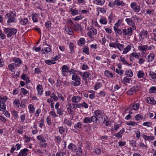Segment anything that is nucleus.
Segmentation results:
<instances>
[{
    "label": "nucleus",
    "instance_id": "obj_1",
    "mask_svg": "<svg viewBox=\"0 0 156 156\" xmlns=\"http://www.w3.org/2000/svg\"><path fill=\"white\" fill-rule=\"evenodd\" d=\"M4 31L5 34H7L8 37H10L12 35L16 34L17 30L16 29L11 28H6L4 29Z\"/></svg>",
    "mask_w": 156,
    "mask_h": 156
},
{
    "label": "nucleus",
    "instance_id": "obj_2",
    "mask_svg": "<svg viewBox=\"0 0 156 156\" xmlns=\"http://www.w3.org/2000/svg\"><path fill=\"white\" fill-rule=\"evenodd\" d=\"M72 79L75 82H73V84L74 86H78L80 83L81 80L80 77L76 73H74L72 76Z\"/></svg>",
    "mask_w": 156,
    "mask_h": 156
},
{
    "label": "nucleus",
    "instance_id": "obj_3",
    "mask_svg": "<svg viewBox=\"0 0 156 156\" xmlns=\"http://www.w3.org/2000/svg\"><path fill=\"white\" fill-rule=\"evenodd\" d=\"M88 31L87 35L92 39L94 38L93 35H96L97 33V30L94 27L88 28Z\"/></svg>",
    "mask_w": 156,
    "mask_h": 156
},
{
    "label": "nucleus",
    "instance_id": "obj_4",
    "mask_svg": "<svg viewBox=\"0 0 156 156\" xmlns=\"http://www.w3.org/2000/svg\"><path fill=\"white\" fill-rule=\"evenodd\" d=\"M133 28L129 27L127 29H122L123 35L124 36H131L133 34Z\"/></svg>",
    "mask_w": 156,
    "mask_h": 156
},
{
    "label": "nucleus",
    "instance_id": "obj_5",
    "mask_svg": "<svg viewBox=\"0 0 156 156\" xmlns=\"http://www.w3.org/2000/svg\"><path fill=\"white\" fill-rule=\"evenodd\" d=\"M148 35V32L147 31L142 30L139 34V39L140 41H143L145 38H147Z\"/></svg>",
    "mask_w": 156,
    "mask_h": 156
},
{
    "label": "nucleus",
    "instance_id": "obj_6",
    "mask_svg": "<svg viewBox=\"0 0 156 156\" xmlns=\"http://www.w3.org/2000/svg\"><path fill=\"white\" fill-rule=\"evenodd\" d=\"M140 87L138 85L134 86L128 91L127 93L129 95H132L138 91Z\"/></svg>",
    "mask_w": 156,
    "mask_h": 156
},
{
    "label": "nucleus",
    "instance_id": "obj_7",
    "mask_svg": "<svg viewBox=\"0 0 156 156\" xmlns=\"http://www.w3.org/2000/svg\"><path fill=\"white\" fill-rule=\"evenodd\" d=\"M125 20L128 25L132 27H131L133 28V30H136L135 22L132 18H126Z\"/></svg>",
    "mask_w": 156,
    "mask_h": 156
},
{
    "label": "nucleus",
    "instance_id": "obj_8",
    "mask_svg": "<svg viewBox=\"0 0 156 156\" xmlns=\"http://www.w3.org/2000/svg\"><path fill=\"white\" fill-rule=\"evenodd\" d=\"M130 7L135 12H138L140 10V6L137 5L135 2H132L130 4Z\"/></svg>",
    "mask_w": 156,
    "mask_h": 156
},
{
    "label": "nucleus",
    "instance_id": "obj_9",
    "mask_svg": "<svg viewBox=\"0 0 156 156\" xmlns=\"http://www.w3.org/2000/svg\"><path fill=\"white\" fill-rule=\"evenodd\" d=\"M146 101L148 104L152 105H155L156 104V101L152 97L147 98L145 99Z\"/></svg>",
    "mask_w": 156,
    "mask_h": 156
},
{
    "label": "nucleus",
    "instance_id": "obj_10",
    "mask_svg": "<svg viewBox=\"0 0 156 156\" xmlns=\"http://www.w3.org/2000/svg\"><path fill=\"white\" fill-rule=\"evenodd\" d=\"M29 151V150L27 148H24L21 150L18 156H26L27 154V152Z\"/></svg>",
    "mask_w": 156,
    "mask_h": 156
},
{
    "label": "nucleus",
    "instance_id": "obj_11",
    "mask_svg": "<svg viewBox=\"0 0 156 156\" xmlns=\"http://www.w3.org/2000/svg\"><path fill=\"white\" fill-rule=\"evenodd\" d=\"M95 115L97 118H102L104 115L102 111L99 110L95 111L94 112Z\"/></svg>",
    "mask_w": 156,
    "mask_h": 156
},
{
    "label": "nucleus",
    "instance_id": "obj_12",
    "mask_svg": "<svg viewBox=\"0 0 156 156\" xmlns=\"http://www.w3.org/2000/svg\"><path fill=\"white\" fill-rule=\"evenodd\" d=\"M81 97L80 96H73L71 100L73 102L78 103L81 100Z\"/></svg>",
    "mask_w": 156,
    "mask_h": 156
},
{
    "label": "nucleus",
    "instance_id": "obj_13",
    "mask_svg": "<svg viewBox=\"0 0 156 156\" xmlns=\"http://www.w3.org/2000/svg\"><path fill=\"white\" fill-rule=\"evenodd\" d=\"M37 94L41 96L43 93V87L42 86L38 84L37 86Z\"/></svg>",
    "mask_w": 156,
    "mask_h": 156
},
{
    "label": "nucleus",
    "instance_id": "obj_14",
    "mask_svg": "<svg viewBox=\"0 0 156 156\" xmlns=\"http://www.w3.org/2000/svg\"><path fill=\"white\" fill-rule=\"evenodd\" d=\"M13 61L17 65V66H19L22 63V61L19 58L17 57H14L12 59Z\"/></svg>",
    "mask_w": 156,
    "mask_h": 156
},
{
    "label": "nucleus",
    "instance_id": "obj_15",
    "mask_svg": "<svg viewBox=\"0 0 156 156\" xmlns=\"http://www.w3.org/2000/svg\"><path fill=\"white\" fill-rule=\"evenodd\" d=\"M91 122H93L96 123L97 124H99L100 123L99 120L95 115H93L90 117Z\"/></svg>",
    "mask_w": 156,
    "mask_h": 156
},
{
    "label": "nucleus",
    "instance_id": "obj_16",
    "mask_svg": "<svg viewBox=\"0 0 156 156\" xmlns=\"http://www.w3.org/2000/svg\"><path fill=\"white\" fill-rule=\"evenodd\" d=\"M69 68L66 65H63L62 67V74L64 76H66V75L64 73L65 72H66L68 71L69 70Z\"/></svg>",
    "mask_w": 156,
    "mask_h": 156
},
{
    "label": "nucleus",
    "instance_id": "obj_17",
    "mask_svg": "<svg viewBox=\"0 0 156 156\" xmlns=\"http://www.w3.org/2000/svg\"><path fill=\"white\" fill-rule=\"evenodd\" d=\"M124 129L123 128H122V129L120 130L119 132L117 133L116 134H115L114 136H115L118 139H119V138L122 137V134L124 132Z\"/></svg>",
    "mask_w": 156,
    "mask_h": 156
},
{
    "label": "nucleus",
    "instance_id": "obj_18",
    "mask_svg": "<svg viewBox=\"0 0 156 156\" xmlns=\"http://www.w3.org/2000/svg\"><path fill=\"white\" fill-rule=\"evenodd\" d=\"M16 16V15L15 13L12 11H10L9 13H6L5 17L6 19H8L12 17H15Z\"/></svg>",
    "mask_w": 156,
    "mask_h": 156
},
{
    "label": "nucleus",
    "instance_id": "obj_19",
    "mask_svg": "<svg viewBox=\"0 0 156 156\" xmlns=\"http://www.w3.org/2000/svg\"><path fill=\"white\" fill-rule=\"evenodd\" d=\"M65 30L66 32L69 35H72L73 34V32L72 29L69 27L67 26L65 27Z\"/></svg>",
    "mask_w": 156,
    "mask_h": 156
},
{
    "label": "nucleus",
    "instance_id": "obj_20",
    "mask_svg": "<svg viewBox=\"0 0 156 156\" xmlns=\"http://www.w3.org/2000/svg\"><path fill=\"white\" fill-rule=\"evenodd\" d=\"M68 148L71 150L73 152H75L77 150L76 146L72 143H70L68 146Z\"/></svg>",
    "mask_w": 156,
    "mask_h": 156
},
{
    "label": "nucleus",
    "instance_id": "obj_21",
    "mask_svg": "<svg viewBox=\"0 0 156 156\" xmlns=\"http://www.w3.org/2000/svg\"><path fill=\"white\" fill-rule=\"evenodd\" d=\"M73 28L76 31H78L80 30L81 29V27L80 25L76 23L74 25Z\"/></svg>",
    "mask_w": 156,
    "mask_h": 156
},
{
    "label": "nucleus",
    "instance_id": "obj_22",
    "mask_svg": "<svg viewBox=\"0 0 156 156\" xmlns=\"http://www.w3.org/2000/svg\"><path fill=\"white\" fill-rule=\"evenodd\" d=\"M17 65L15 63H13L12 64H9L8 67V68L12 72H13V70L15 69V67H16Z\"/></svg>",
    "mask_w": 156,
    "mask_h": 156
},
{
    "label": "nucleus",
    "instance_id": "obj_23",
    "mask_svg": "<svg viewBox=\"0 0 156 156\" xmlns=\"http://www.w3.org/2000/svg\"><path fill=\"white\" fill-rule=\"evenodd\" d=\"M28 107L29 109V112L30 113H33L35 112V108L32 105H29Z\"/></svg>",
    "mask_w": 156,
    "mask_h": 156
},
{
    "label": "nucleus",
    "instance_id": "obj_24",
    "mask_svg": "<svg viewBox=\"0 0 156 156\" xmlns=\"http://www.w3.org/2000/svg\"><path fill=\"white\" fill-rule=\"evenodd\" d=\"M105 75L108 77L112 78L113 76V74L112 73L108 70H105L104 73Z\"/></svg>",
    "mask_w": 156,
    "mask_h": 156
},
{
    "label": "nucleus",
    "instance_id": "obj_25",
    "mask_svg": "<svg viewBox=\"0 0 156 156\" xmlns=\"http://www.w3.org/2000/svg\"><path fill=\"white\" fill-rule=\"evenodd\" d=\"M37 139L42 143H45L46 142V140L44 139V136L42 135H40L37 136Z\"/></svg>",
    "mask_w": 156,
    "mask_h": 156
},
{
    "label": "nucleus",
    "instance_id": "obj_26",
    "mask_svg": "<svg viewBox=\"0 0 156 156\" xmlns=\"http://www.w3.org/2000/svg\"><path fill=\"white\" fill-rule=\"evenodd\" d=\"M94 2L96 4L102 5L105 2V0H94Z\"/></svg>",
    "mask_w": 156,
    "mask_h": 156
},
{
    "label": "nucleus",
    "instance_id": "obj_27",
    "mask_svg": "<svg viewBox=\"0 0 156 156\" xmlns=\"http://www.w3.org/2000/svg\"><path fill=\"white\" fill-rule=\"evenodd\" d=\"M154 55L153 53H150L147 56L148 61L149 62L152 61L154 58Z\"/></svg>",
    "mask_w": 156,
    "mask_h": 156
},
{
    "label": "nucleus",
    "instance_id": "obj_28",
    "mask_svg": "<svg viewBox=\"0 0 156 156\" xmlns=\"http://www.w3.org/2000/svg\"><path fill=\"white\" fill-rule=\"evenodd\" d=\"M78 44L79 45L82 46L85 43V40L84 38H80L77 42Z\"/></svg>",
    "mask_w": 156,
    "mask_h": 156
},
{
    "label": "nucleus",
    "instance_id": "obj_29",
    "mask_svg": "<svg viewBox=\"0 0 156 156\" xmlns=\"http://www.w3.org/2000/svg\"><path fill=\"white\" fill-rule=\"evenodd\" d=\"M140 105L138 103H136L135 105H131L129 108V109H130V110H131L132 109V108H133V109L134 110H136L138 109Z\"/></svg>",
    "mask_w": 156,
    "mask_h": 156
},
{
    "label": "nucleus",
    "instance_id": "obj_30",
    "mask_svg": "<svg viewBox=\"0 0 156 156\" xmlns=\"http://www.w3.org/2000/svg\"><path fill=\"white\" fill-rule=\"evenodd\" d=\"M124 47V45L120 44L118 42L116 44V48L120 51H121L123 50Z\"/></svg>",
    "mask_w": 156,
    "mask_h": 156
},
{
    "label": "nucleus",
    "instance_id": "obj_31",
    "mask_svg": "<svg viewBox=\"0 0 156 156\" xmlns=\"http://www.w3.org/2000/svg\"><path fill=\"white\" fill-rule=\"evenodd\" d=\"M6 105L5 103L0 101V111H3L5 109Z\"/></svg>",
    "mask_w": 156,
    "mask_h": 156
},
{
    "label": "nucleus",
    "instance_id": "obj_32",
    "mask_svg": "<svg viewBox=\"0 0 156 156\" xmlns=\"http://www.w3.org/2000/svg\"><path fill=\"white\" fill-rule=\"evenodd\" d=\"M114 29L115 31L119 34L120 35H122V34H123V33H122V30H121V29L118 28L115 26L114 27Z\"/></svg>",
    "mask_w": 156,
    "mask_h": 156
},
{
    "label": "nucleus",
    "instance_id": "obj_33",
    "mask_svg": "<svg viewBox=\"0 0 156 156\" xmlns=\"http://www.w3.org/2000/svg\"><path fill=\"white\" fill-rule=\"evenodd\" d=\"M7 22L8 24L10 23H15L16 22V19L15 18V17H12L8 18Z\"/></svg>",
    "mask_w": 156,
    "mask_h": 156
},
{
    "label": "nucleus",
    "instance_id": "obj_34",
    "mask_svg": "<svg viewBox=\"0 0 156 156\" xmlns=\"http://www.w3.org/2000/svg\"><path fill=\"white\" fill-rule=\"evenodd\" d=\"M131 49V47L129 45H127L124 50L123 52V54H126Z\"/></svg>",
    "mask_w": 156,
    "mask_h": 156
},
{
    "label": "nucleus",
    "instance_id": "obj_35",
    "mask_svg": "<svg viewBox=\"0 0 156 156\" xmlns=\"http://www.w3.org/2000/svg\"><path fill=\"white\" fill-rule=\"evenodd\" d=\"M13 104L14 106L18 108L20 104V101L18 99H15L13 102Z\"/></svg>",
    "mask_w": 156,
    "mask_h": 156
},
{
    "label": "nucleus",
    "instance_id": "obj_36",
    "mask_svg": "<svg viewBox=\"0 0 156 156\" xmlns=\"http://www.w3.org/2000/svg\"><path fill=\"white\" fill-rule=\"evenodd\" d=\"M147 45L139 46L138 47L139 49L142 51H146L147 49Z\"/></svg>",
    "mask_w": 156,
    "mask_h": 156
},
{
    "label": "nucleus",
    "instance_id": "obj_37",
    "mask_svg": "<svg viewBox=\"0 0 156 156\" xmlns=\"http://www.w3.org/2000/svg\"><path fill=\"white\" fill-rule=\"evenodd\" d=\"M69 47L70 48V53L72 54L74 52V45L71 42L69 43Z\"/></svg>",
    "mask_w": 156,
    "mask_h": 156
},
{
    "label": "nucleus",
    "instance_id": "obj_38",
    "mask_svg": "<svg viewBox=\"0 0 156 156\" xmlns=\"http://www.w3.org/2000/svg\"><path fill=\"white\" fill-rule=\"evenodd\" d=\"M28 22V19L27 18H24L23 19H21L20 21V23L21 24L25 25Z\"/></svg>",
    "mask_w": 156,
    "mask_h": 156
},
{
    "label": "nucleus",
    "instance_id": "obj_39",
    "mask_svg": "<svg viewBox=\"0 0 156 156\" xmlns=\"http://www.w3.org/2000/svg\"><path fill=\"white\" fill-rule=\"evenodd\" d=\"M137 76L138 78H143L144 76V73L141 71H139Z\"/></svg>",
    "mask_w": 156,
    "mask_h": 156
},
{
    "label": "nucleus",
    "instance_id": "obj_40",
    "mask_svg": "<svg viewBox=\"0 0 156 156\" xmlns=\"http://www.w3.org/2000/svg\"><path fill=\"white\" fill-rule=\"evenodd\" d=\"M125 73L126 75L130 77L132 76L133 75L132 72L130 70H126L125 72Z\"/></svg>",
    "mask_w": 156,
    "mask_h": 156
},
{
    "label": "nucleus",
    "instance_id": "obj_41",
    "mask_svg": "<svg viewBox=\"0 0 156 156\" xmlns=\"http://www.w3.org/2000/svg\"><path fill=\"white\" fill-rule=\"evenodd\" d=\"M83 122L88 123L91 122L90 118L89 117H86L83 119Z\"/></svg>",
    "mask_w": 156,
    "mask_h": 156
},
{
    "label": "nucleus",
    "instance_id": "obj_42",
    "mask_svg": "<svg viewBox=\"0 0 156 156\" xmlns=\"http://www.w3.org/2000/svg\"><path fill=\"white\" fill-rule=\"evenodd\" d=\"M21 78L25 80L27 82V81L30 82V80H29L28 77L26 76V75L23 74L21 76Z\"/></svg>",
    "mask_w": 156,
    "mask_h": 156
},
{
    "label": "nucleus",
    "instance_id": "obj_43",
    "mask_svg": "<svg viewBox=\"0 0 156 156\" xmlns=\"http://www.w3.org/2000/svg\"><path fill=\"white\" fill-rule=\"evenodd\" d=\"M100 22L101 24H105L107 23L106 20L104 18L102 17L100 19Z\"/></svg>",
    "mask_w": 156,
    "mask_h": 156
},
{
    "label": "nucleus",
    "instance_id": "obj_44",
    "mask_svg": "<svg viewBox=\"0 0 156 156\" xmlns=\"http://www.w3.org/2000/svg\"><path fill=\"white\" fill-rule=\"evenodd\" d=\"M70 12H72V14L73 15H75L78 14V11L76 9H71L70 10Z\"/></svg>",
    "mask_w": 156,
    "mask_h": 156
},
{
    "label": "nucleus",
    "instance_id": "obj_45",
    "mask_svg": "<svg viewBox=\"0 0 156 156\" xmlns=\"http://www.w3.org/2000/svg\"><path fill=\"white\" fill-rule=\"evenodd\" d=\"M130 80L131 78H129L127 76L125 77L123 79V82L125 83H129Z\"/></svg>",
    "mask_w": 156,
    "mask_h": 156
},
{
    "label": "nucleus",
    "instance_id": "obj_46",
    "mask_svg": "<svg viewBox=\"0 0 156 156\" xmlns=\"http://www.w3.org/2000/svg\"><path fill=\"white\" fill-rule=\"evenodd\" d=\"M126 124L128 126H136L137 124V123L134 122H130L127 123Z\"/></svg>",
    "mask_w": 156,
    "mask_h": 156
},
{
    "label": "nucleus",
    "instance_id": "obj_47",
    "mask_svg": "<svg viewBox=\"0 0 156 156\" xmlns=\"http://www.w3.org/2000/svg\"><path fill=\"white\" fill-rule=\"evenodd\" d=\"M118 42V40H116L115 43H110L109 44V47L110 48L112 47L114 48H115L116 47V44Z\"/></svg>",
    "mask_w": 156,
    "mask_h": 156
},
{
    "label": "nucleus",
    "instance_id": "obj_48",
    "mask_svg": "<svg viewBox=\"0 0 156 156\" xmlns=\"http://www.w3.org/2000/svg\"><path fill=\"white\" fill-rule=\"evenodd\" d=\"M45 62L46 63L49 65H51V64H54L55 63V62H54V61L49 60H45Z\"/></svg>",
    "mask_w": 156,
    "mask_h": 156
},
{
    "label": "nucleus",
    "instance_id": "obj_49",
    "mask_svg": "<svg viewBox=\"0 0 156 156\" xmlns=\"http://www.w3.org/2000/svg\"><path fill=\"white\" fill-rule=\"evenodd\" d=\"M82 149L81 147H79L76 151V154L79 156L81 155L82 154Z\"/></svg>",
    "mask_w": 156,
    "mask_h": 156
},
{
    "label": "nucleus",
    "instance_id": "obj_50",
    "mask_svg": "<svg viewBox=\"0 0 156 156\" xmlns=\"http://www.w3.org/2000/svg\"><path fill=\"white\" fill-rule=\"evenodd\" d=\"M131 55L133 57H134L136 58H139L140 56V53L133 52L131 53Z\"/></svg>",
    "mask_w": 156,
    "mask_h": 156
},
{
    "label": "nucleus",
    "instance_id": "obj_51",
    "mask_svg": "<svg viewBox=\"0 0 156 156\" xmlns=\"http://www.w3.org/2000/svg\"><path fill=\"white\" fill-rule=\"evenodd\" d=\"M102 84L101 83L98 82L96 84L95 86L94 87V89L95 90H97L99 88L101 87Z\"/></svg>",
    "mask_w": 156,
    "mask_h": 156
},
{
    "label": "nucleus",
    "instance_id": "obj_52",
    "mask_svg": "<svg viewBox=\"0 0 156 156\" xmlns=\"http://www.w3.org/2000/svg\"><path fill=\"white\" fill-rule=\"evenodd\" d=\"M64 123L67 124V125L69 126H71L72 125L71 121L70 120H69L66 119H65L64 121Z\"/></svg>",
    "mask_w": 156,
    "mask_h": 156
},
{
    "label": "nucleus",
    "instance_id": "obj_53",
    "mask_svg": "<svg viewBox=\"0 0 156 156\" xmlns=\"http://www.w3.org/2000/svg\"><path fill=\"white\" fill-rule=\"evenodd\" d=\"M151 125L152 123L149 122H145L143 124V126H147L148 127H151Z\"/></svg>",
    "mask_w": 156,
    "mask_h": 156
},
{
    "label": "nucleus",
    "instance_id": "obj_54",
    "mask_svg": "<svg viewBox=\"0 0 156 156\" xmlns=\"http://www.w3.org/2000/svg\"><path fill=\"white\" fill-rule=\"evenodd\" d=\"M45 25L46 27L48 30H50V29L51 28V23L50 21H48L45 23Z\"/></svg>",
    "mask_w": 156,
    "mask_h": 156
},
{
    "label": "nucleus",
    "instance_id": "obj_55",
    "mask_svg": "<svg viewBox=\"0 0 156 156\" xmlns=\"http://www.w3.org/2000/svg\"><path fill=\"white\" fill-rule=\"evenodd\" d=\"M120 61L124 63L125 64H127L129 66H130L131 64H129L126 60H125V59L121 57H120Z\"/></svg>",
    "mask_w": 156,
    "mask_h": 156
},
{
    "label": "nucleus",
    "instance_id": "obj_56",
    "mask_svg": "<svg viewBox=\"0 0 156 156\" xmlns=\"http://www.w3.org/2000/svg\"><path fill=\"white\" fill-rule=\"evenodd\" d=\"M20 121L22 122H23L26 119L25 116L24 114H22L20 116Z\"/></svg>",
    "mask_w": 156,
    "mask_h": 156
},
{
    "label": "nucleus",
    "instance_id": "obj_57",
    "mask_svg": "<svg viewBox=\"0 0 156 156\" xmlns=\"http://www.w3.org/2000/svg\"><path fill=\"white\" fill-rule=\"evenodd\" d=\"M55 139L56 142L58 143H60L61 141V138L59 136H55Z\"/></svg>",
    "mask_w": 156,
    "mask_h": 156
},
{
    "label": "nucleus",
    "instance_id": "obj_58",
    "mask_svg": "<svg viewBox=\"0 0 156 156\" xmlns=\"http://www.w3.org/2000/svg\"><path fill=\"white\" fill-rule=\"evenodd\" d=\"M12 113L14 116L15 119H18V114L17 112L14 110L12 111Z\"/></svg>",
    "mask_w": 156,
    "mask_h": 156
},
{
    "label": "nucleus",
    "instance_id": "obj_59",
    "mask_svg": "<svg viewBox=\"0 0 156 156\" xmlns=\"http://www.w3.org/2000/svg\"><path fill=\"white\" fill-rule=\"evenodd\" d=\"M83 52L87 55H89V52L88 48L86 46L83 48Z\"/></svg>",
    "mask_w": 156,
    "mask_h": 156
},
{
    "label": "nucleus",
    "instance_id": "obj_60",
    "mask_svg": "<svg viewBox=\"0 0 156 156\" xmlns=\"http://www.w3.org/2000/svg\"><path fill=\"white\" fill-rule=\"evenodd\" d=\"M82 124L81 122H78L76 124H75L74 128L76 129L80 128L81 127Z\"/></svg>",
    "mask_w": 156,
    "mask_h": 156
},
{
    "label": "nucleus",
    "instance_id": "obj_61",
    "mask_svg": "<svg viewBox=\"0 0 156 156\" xmlns=\"http://www.w3.org/2000/svg\"><path fill=\"white\" fill-rule=\"evenodd\" d=\"M21 91L22 92L23 94L24 95H25L27 94H28L29 93V92L26 90V89L24 88H22L21 89Z\"/></svg>",
    "mask_w": 156,
    "mask_h": 156
},
{
    "label": "nucleus",
    "instance_id": "obj_62",
    "mask_svg": "<svg viewBox=\"0 0 156 156\" xmlns=\"http://www.w3.org/2000/svg\"><path fill=\"white\" fill-rule=\"evenodd\" d=\"M90 73L88 72H85L81 76L88 78L90 76Z\"/></svg>",
    "mask_w": 156,
    "mask_h": 156
},
{
    "label": "nucleus",
    "instance_id": "obj_63",
    "mask_svg": "<svg viewBox=\"0 0 156 156\" xmlns=\"http://www.w3.org/2000/svg\"><path fill=\"white\" fill-rule=\"evenodd\" d=\"M143 118L142 116L139 114L135 116V119L137 120H140Z\"/></svg>",
    "mask_w": 156,
    "mask_h": 156
},
{
    "label": "nucleus",
    "instance_id": "obj_64",
    "mask_svg": "<svg viewBox=\"0 0 156 156\" xmlns=\"http://www.w3.org/2000/svg\"><path fill=\"white\" fill-rule=\"evenodd\" d=\"M151 77L153 80L156 79V73H150V74Z\"/></svg>",
    "mask_w": 156,
    "mask_h": 156
}]
</instances>
